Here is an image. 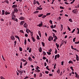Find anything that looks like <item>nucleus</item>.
I'll return each instance as SVG.
<instances>
[{"mask_svg":"<svg viewBox=\"0 0 79 79\" xmlns=\"http://www.w3.org/2000/svg\"><path fill=\"white\" fill-rule=\"evenodd\" d=\"M49 73V71H45V73H46V74H48Z\"/></svg>","mask_w":79,"mask_h":79,"instance_id":"60","label":"nucleus"},{"mask_svg":"<svg viewBox=\"0 0 79 79\" xmlns=\"http://www.w3.org/2000/svg\"><path fill=\"white\" fill-rule=\"evenodd\" d=\"M47 53L49 55H51V53H50V52H47Z\"/></svg>","mask_w":79,"mask_h":79,"instance_id":"55","label":"nucleus"},{"mask_svg":"<svg viewBox=\"0 0 79 79\" xmlns=\"http://www.w3.org/2000/svg\"><path fill=\"white\" fill-rule=\"evenodd\" d=\"M43 53L44 55H46V52H45L44 51L43 52Z\"/></svg>","mask_w":79,"mask_h":79,"instance_id":"53","label":"nucleus"},{"mask_svg":"<svg viewBox=\"0 0 79 79\" xmlns=\"http://www.w3.org/2000/svg\"><path fill=\"white\" fill-rule=\"evenodd\" d=\"M14 20H13V21H16V22H17V23H18V19H14Z\"/></svg>","mask_w":79,"mask_h":79,"instance_id":"23","label":"nucleus"},{"mask_svg":"<svg viewBox=\"0 0 79 79\" xmlns=\"http://www.w3.org/2000/svg\"><path fill=\"white\" fill-rule=\"evenodd\" d=\"M20 32H21L22 33H24V31H23V30H21L20 31Z\"/></svg>","mask_w":79,"mask_h":79,"instance_id":"50","label":"nucleus"},{"mask_svg":"<svg viewBox=\"0 0 79 79\" xmlns=\"http://www.w3.org/2000/svg\"><path fill=\"white\" fill-rule=\"evenodd\" d=\"M19 50L20 52H22V51H23V49H22V48L21 47H19Z\"/></svg>","mask_w":79,"mask_h":79,"instance_id":"27","label":"nucleus"},{"mask_svg":"<svg viewBox=\"0 0 79 79\" xmlns=\"http://www.w3.org/2000/svg\"><path fill=\"white\" fill-rule=\"evenodd\" d=\"M51 39H52V36H49L48 39V41H51Z\"/></svg>","mask_w":79,"mask_h":79,"instance_id":"16","label":"nucleus"},{"mask_svg":"<svg viewBox=\"0 0 79 79\" xmlns=\"http://www.w3.org/2000/svg\"><path fill=\"white\" fill-rule=\"evenodd\" d=\"M24 44L25 45H26V44H27V40L26 39H25Z\"/></svg>","mask_w":79,"mask_h":79,"instance_id":"21","label":"nucleus"},{"mask_svg":"<svg viewBox=\"0 0 79 79\" xmlns=\"http://www.w3.org/2000/svg\"><path fill=\"white\" fill-rule=\"evenodd\" d=\"M15 37L17 38V39H18L19 40V36H18L17 35H15Z\"/></svg>","mask_w":79,"mask_h":79,"instance_id":"18","label":"nucleus"},{"mask_svg":"<svg viewBox=\"0 0 79 79\" xmlns=\"http://www.w3.org/2000/svg\"><path fill=\"white\" fill-rule=\"evenodd\" d=\"M55 54H57V53H58V52H57V50H56V49H55Z\"/></svg>","mask_w":79,"mask_h":79,"instance_id":"45","label":"nucleus"},{"mask_svg":"<svg viewBox=\"0 0 79 79\" xmlns=\"http://www.w3.org/2000/svg\"><path fill=\"white\" fill-rule=\"evenodd\" d=\"M63 29V25H61L60 31H62Z\"/></svg>","mask_w":79,"mask_h":79,"instance_id":"15","label":"nucleus"},{"mask_svg":"<svg viewBox=\"0 0 79 79\" xmlns=\"http://www.w3.org/2000/svg\"><path fill=\"white\" fill-rule=\"evenodd\" d=\"M11 39L12 40H15V37H14V36L13 35H12L11 36Z\"/></svg>","mask_w":79,"mask_h":79,"instance_id":"8","label":"nucleus"},{"mask_svg":"<svg viewBox=\"0 0 79 79\" xmlns=\"http://www.w3.org/2000/svg\"><path fill=\"white\" fill-rule=\"evenodd\" d=\"M56 46L57 47V48H59V47L60 46V45L59 44H58L57 43H56Z\"/></svg>","mask_w":79,"mask_h":79,"instance_id":"22","label":"nucleus"},{"mask_svg":"<svg viewBox=\"0 0 79 79\" xmlns=\"http://www.w3.org/2000/svg\"><path fill=\"white\" fill-rule=\"evenodd\" d=\"M49 76H50H50H53V74H51V73H50L49 74Z\"/></svg>","mask_w":79,"mask_h":79,"instance_id":"58","label":"nucleus"},{"mask_svg":"<svg viewBox=\"0 0 79 79\" xmlns=\"http://www.w3.org/2000/svg\"><path fill=\"white\" fill-rule=\"evenodd\" d=\"M32 50V49H31V48H30L29 49V53H31V51Z\"/></svg>","mask_w":79,"mask_h":79,"instance_id":"43","label":"nucleus"},{"mask_svg":"<svg viewBox=\"0 0 79 79\" xmlns=\"http://www.w3.org/2000/svg\"><path fill=\"white\" fill-rule=\"evenodd\" d=\"M41 44H42L43 47H45V43H44V42H42Z\"/></svg>","mask_w":79,"mask_h":79,"instance_id":"29","label":"nucleus"},{"mask_svg":"<svg viewBox=\"0 0 79 79\" xmlns=\"http://www.w3.org/2000/svg\"><path fill=\"white\" fill-rule=\"evenodd\" d=\"M31 39H32L33 42H35V39H34V37H33V36L31 37Z\"/></svg>","mask_w":79,"mask_h":79,"instance_id":"12","label":"nucleus"},{"mask_svg":"<svg viewBox=\"0 0 79 79\" xmlns=\"http://www.w3.org/2000/svg\"><path fill=\"white\" fill-rule=\"evenodd\" d=\"M76 59H77V61H78L79 60V56L77 54H76Z\"/></svg>","mask_w":79,"mask_h":79,"instance_id":"10","label":"nucleus"},{"mask_svg":"<svg viewBox=\"0 0 79 79\" xmlns=\"http://www.w3.org/2000/svg\"><path fill=\"white\" fill-rule=\"evenodd\" d=\"M23 71L24 70H21V72H20V74H21V75H23Z\"/></svg>","mask_w":79,"mask_h":79,"instance_id":"40","label":"nucleus"},{"mask_svg":"<svg viewBox=\"0 0 79 79\" xmlns=\"http://www.w3.org/2000/svg\"><path fill=\"white\" fill-rule=\"evenodd\" d=\"M57 58V57L56 56V55L55 57V58H54L55 60H56V59Z\"/></svg>","mask_w":79,"mask_h":79,"instance_id":"49","label":"nucleus"},{"mask_svg":"<svg viewBox=\"0 0 79 79\" xmlns=\"http://www.w3.org/2000/svg\"><path fill=\"white\" fill-rule=\"evenodd\" d=\"M35 72H36L37 73H40V70H35Z\"/></svg>","mask_w":79,"mask_h":79,"instance_id":"26","label":"nucleus"},{"mask_svg":"<svg viewBox=\"0 0 79 79\" xmlns=\"http://www.w3.org/2000/svg\"><path fill=\"white\" fill-rule=\"evenodd\" d=\"M50 27H51V29H53L54 28L53 27H54V26H53V25H52L51 26H50Z\"/></svg>","mask_w":79,"mask_h":79,"instance_id":"56","label":"nucleus"},{"mask_svg":"<svg viewBox=\"0 0 79 79\" xmlns=\"http://www.w3.org/2000/svg\"><path fill=\"white\" fill-rule=\"evenodd\" d=\"M54 37H55V38L54 39L57 40L58 39V38H57V37L56 35L54 36Z\"/></svg>","mask_w":79,"mask_h":79,"instance_id":"54","label":"nucleus"},{"mask_svg":"<svg viewBox=\"0 0 79 79\" xmlns=\"http://www.w3.org/2000/svg\"><path fill=\"white\" fill-rule=\"evenodd\" d=\"M77 11V9H75V10H72V12L74 14H76V11Z\"/></svg>","mask_w":79,"mask_h":79,"instance_id":"6","label":"nucleus"},{"mask_svg":"<svg viewBox=\"0 0 79 79\" xmlns=\"http://www.w3.org/2000/svg\"><path fill=\"white\" fill-rule=\"evenodd\" d=\"M43 25V23L41 22V23L39 24V25H37V26H39V27H41Z\"/></svg>","mask_w":79,"mask_h":79,"instance_id":"5","label":"nucleus"},{"mask_svg":"<svg viewBox=\"0 0 79 79\" xmlns=\"http://www.w3.org/2000/svg\"><path fill=\"white\" fill-rule=\"evenodd\" d=\"M36 2L37 4V5H40V3H39V2L38 1H37Z\"/></svg>","mask_w":79,"mask_h":79,"instance_id":"44","label":"nucleus"},{"mask_svg":"<svg viewBox=\"0 0 79 79\" xmlns=\"http://www.w3.org/2000/svg\"><path fill=\"white\" fill-rule=\"evenodd\" d=\"M34 13H39V11H36L34 12Z\"/></svg>","mask_w":79,"mask_h":79,"instance_id":"57","label":"nucleus"},{"mask_svg":"<svg viewBox=\"0 0 79 79\" xmlns=\"http://www.w3.org/2000/svg\"><path fill=\"white\" fill-rule=\"evenodd\" d=\"M28 60L30 61H32V58L31 57H29L28 58Z\"/></svg>","mask_w":79,"mask_h":79,"instance_id":"17","label":"nucleus"},{"mask_svg":"<svg viewBox=\"0 0 79 79\" xmlns=\"http://www.w3.org/2000/svg\"><path fill=\"white\" fill-rule=\"evenodd\" d=\"M43 60H46V58L44 56L43 57Z\"/></svg>","mask_w":79,"mask_h":79,"instance_id":"63","label":"nucleus"},{"mask_svg":"<svg viewBox=\"0 0 79 79\" xmlns=\"http://www.w3.org/2000/svg\"><path fill=\"white\" fill-rule=\"evenodd\" d=\"M25 37H28V35H27V34H25Z\"/></svg>","mask_w":79,"mask_h":79,"instance_id":"51","label":"nucleus"},{"mask_svg":"<svg viewBox=\"0 0 79 79\" xmlns=\"http://www.w3.org/2000/svg\"><path fill=\"white\" fill-rule=\"evenodd\" d=\"M16 16H15V15L14 14H13L12 15V20H14L15 19V18H16Z\"/></svg>","mask_w":79,"mask_h":79,"instance_id":"1","label":"nucleus"},{"mask_svg":"<svg viewBox=\"0 0 79 79\" xmlns=\"http://www.w3.org/2000/svg\"><path fill=\"white\" fill-rule=\"evenodd\" d=\"M12 8H15L18 7V6L17 5H14L12 6Z\"/></svg>","mask_w":79,"mask_h":79,"instance_id":"9","label":"nucleus"},{"mask_svg":"<svg viewBox=\"0 0 79 79\" xmlns=\"http://www.w3.org/2000/svg\"><path fill=\"white\" fill-rule=\"evenodd\" d=\"M37 40H40V37L39 35H37Z\"/></svg>","mask_w":79,"mask_h":79,"instance_id":"30","label":"nucleus"},{"mask_svg":"<svg viewBox=\"0 0 79 79\" xmlns=\"http://www.w3.org/2000/svg\"><path fill=\"white\" fill-rule=\"evenodd\" d=\"M23 26L25 28H27V23H25L23 24Z\"/></svg>","mask_w":79,"mask_h":79,"instance_id":"4","label":"nucleus"},{"mask_svg":"<svg viewBox=\"0 0 79 79\" xmlns=\"http://www.w3.org/2000/svg\"><path fill=\"white\" fill-rule=\"evenodd\" d=\"M25 23V21H21L20 23V26H23L24 24V23Z\"/></svg>","mask_w":79,"mask_h":79,"instance_id":"2","label":"nucleus"},{"mask_svg":"<svg viewBox=\"0 0 79 79\" xmlns=\"http://www.w3.org/2000/svg\"><path fill=\"white\" fill-rule=\"evenodd\" d=\"M75 30L76 29H73V31H72V33H73V32H74L75 31Z\"/></svg>","mask_w":79,"mask_h":79,"instance_id":"59","label":"nucleus"},{"mask_svg":"<svg viewBox=\"0 0 79 79\" xmlns=\"http://www.w3.org/2000/svg\"><path fill=\"white\" fill-rule=\"evenodd\" d=\"M74 44H79V41H78V42H74Z\"/></svg>","mask_w":79,"mask_h":79,"instance_id":"38","label":"nucleus"},{"mask_svg":"<svg viewBox=\"0 0 79 79\" xmlns=\"http://www.w3.org/2000/svg\"><path fill=\"white\" fill-rule=\"evenodd\" d=\"M57 73H58V74H60V70L59 69H58L57 71Z\"/></svg>","mask_w":79,"mask_h":79,"instance_id":"19","label":"nucleus"},{"mask_svg":"<svg viewBox=\"0 0 79 79\" xmlns=\"http://www.w3.org/2000/svg\"><path fill=\"white\" fill-rule=\"evenodd\" d=\"M70 68L72 69L73 71H74V69H73V67L72 66L70 67Z\"/></svg>","mask_w":79,"mask_h":79,"instance_id":"46","label":"nucleus"},{"mask_svg":"<svg viewBox=\"0 0 79 79\" xmlns=\"http://www.w3.org/2000/svg\"><path fill=\"white\" fill-rule=\"evenodd\" d=\"M19 19H20V20H24V19H25V18L23 16H21L20 17Z\"/></svg>","mask_w":79,"mask_h":79,"instance_id":"3","label":"nucleus"},{"mask_svg":"<svg viewBox=\"0 0 79 79\" xmlns=\"http://www.w3.org/2000/svg\"><path fill=\"white\" fill-rule=\"evenodd\" d=\"M56 63H55L54 64V69H55V68H56Z\"/></svg>","mask_w":79,"mask_h":79,"instance_id":"37","label":"nucleus"},{"mask_svg":"<svg viewBox=\"0 0 79 79\" xmlns=\"http://www.w3.org/2000/svg\"><path fill=\"white\" fill-rule=\"evenodd\" d=\"M14 11L16 13H17V12L18 11V10L17 8L14 9Z\"/></svg>","mask_w":79,"mask_h":79,"instance_id":"7","label":"nucleus"},{"mask_svg":"<svg viewBox=\"0 0 79 79\" xmlns=\"http://www.w3.org/2000/svg\"><path fill=\"white\" fill-rule=\"evenodd\" d=\"M77 31H78V32H77V34H79V28H77Z\"/></svg>","mask_w":79,"mask_h":79,"instance_id":"41","label":"nucleus"},{"mask_svg":"<svg viewBox=\"0 0 79 79\" xmlns=\"http://www.w3.org/2000/svg\"><path fill=\"white\" fill-rule=\"evenodd\" d=\"M0 78L1 79H5L4 77H3L2 76Z\"/></svg>","mask_w":79,"mask_h":79,"instance_id":"64","label":"nucleus"},{"mask_svg":"<svg viewBox=\"0 0 79 79\" xmlns=\"http://www.w3.org/2000/svg\"><path fill=\"white\" fill-rule=\"evenodd\" d=\"M1 15H5V10H2Z\"/></svg>","mask_w":79,"mask_h":79,"instance_id":"13","label":"nucleus"},{"mask_svg":"<svg viewBox=\"0 0 79 79\" xmlns=\"http://www.w3.org/2000/svg\"><path fill=\"white\" fill-rule=\"evenodd\" d=\"M69 64H70V63H71V64H73V62L72 61H71V60H70L69 62Z\"/></svg>","mask_w":79,"mask_h":79,"instance_id":"31","label":"nucleus"},{"mask_svg":"<svg viewBox=\"0 0 79 79\" xmlns=\"http://www.w3.org/2000/svg\"><path fill=\"white\" fill-rule=\"evenodd\" d=\"M68 27V30H69V31H71V29L70 28H69V27Z\"/></svg>","mask_w":79,"mask_h":79,"instance_id":"48","label":"nucleus"},{"mask_svg":"<svg viewBox=\"0 0 79 79\" xmlns=\"http://www.w3.org/2000/svg\"><path fill=\"white\" fill-rule=\"evenodd\" d=\"M69 21L70 22H71V23H73V20H72V19H69Z\"/></svg>","mask_w":79,"mask_h":79,"instance_id":"28","label":"nucleus"},{"mask_svg":"<svg viewBox=\"0 0 79 79\" xmlns=\"http://www.w3.org/2000/svg\"><path fill=\"white\" fill-rule=\"evenodd\" d=\"M36 1L35 0H34L33 2V5H35L36 4Z\"/></svg>","mask_w":79,"mask_h":79,"instance_id":"32","label":"nucleus"},{"mask_svg":"<svg viewBox=\"0 0 79 79\" xmlns=\"http://www.w3.org/2000/svg\"><path fill=\"white\" fill-rule=\"evenodd\" d=\"M46 16H47V15H43L42 16V18H43V19L45 18V17H46Z\"/></svg>","mask_w":79,"mask_h":79,"instance_id":"39","label":"nucleus"},{"mask_svg":"<svg viewBox=\"0 0 79 79\" xmlns=\"http://www.w3.org/2000/svg\"><path fill=\"white\" fill-rule=\"evenodd\" d=\"M27 64V62H26L24 64V66H26V64Z\"/></svg>","mask_w":79,"mask_h":79,"instance_id":"61","label":"nucleus"},{"mask_svg":"<svg viewBox=\"0 0 79 79\" xmlns=\"http://www.w3.org/2000/svg\"><path fill=\"white\" fill-rule=\"evenodd\" d=\"M10 13L8 12V11H6L5 12V14L6 15H10Z\"/></svg>","mask_w":79,"mask_h":79,"instance_id":"11","label":"nucleus"},{"mask_svg":"<svg viewBox=\"0 0 79 79\" xmlns=\"http://www.w3.org/2000/svg\"><path fill=\"white\" fill-rule=\"evenodd\" d=\"M76 37H75L73 39V42H75V40H76Z\"/></svg>","mask_w":79,"mask_h":79,"instance_id":"35","label":"nucleus"},{"mask_svg":"<svg viewBox=\"0 0 79 79\" xmlns=\"http://www.w3.org/2000/svg\"><path fill=\"white\" fill-rule=\"evenodd\" d=\"M42 48L40 47V49H39V52H42Z\"/></svg>","mask_w":79,"mask_h":79,"instance_id":"25","label":"nucleus"},{"mask_svg":"<svg viewBox=\"0 0 79 79\" xmlns=\"http://www.w3.org/2000/svg\"><path fill=\"white\" fill-rule=\"evenodd\" d=\"M49 23L51 24H53V23H52V21L50 20L49 21Z\"/></svg>","mask_w":79,"mask_h":79,"instance_id":"42","label":"nucleus"},{"mask_svg":"<svg viewBox=\"0 0 79 79\" xmlns=\"http://www.w3.org/2000/svg\"><path fill=\"white\" fill-rule=\"evenodd\" d=\"M43 15H44V14H39L38 15V17H39V18H40L42 17V16H43Z\"/></svg>","mask_w":79,"mask_h":79,"instance_id":"14","label":"nucleus"},{"mask_svg":"<svg viewBox=\"0 0 79 79\" xmlns=\"http://www.w3.org/2000/svg\"><path fill=\"white\" fill-rule=\"evenodd\" d=\"M38 34L40 36V37H41V33H40V31H38Z\"/></svg>","mask_w":79,"mask_h":79,"instance_id":"24","label":"nucleus"},{"mask_svg":"<svg viewBox=\"0 0 79 79\" xmlns=\"http://www.w3.org/2000/svg\"><path fill=\"white\" fill-rule=\"evenodd\" d=\"M52 31L53 32H55V33H56V32H57V31H56V30H55L53 29H52Z\"/></svg>","mask_w":79,"mask_h":79,"instance_id":"52","label":"nucleus"},{"mask_svg":"<svg viewBox=\"0 0 79 79\" xmlns=\"http://www.w3.org/2000/svg\"><path fill=\"white\" fill-rule=\"evenodd\" d=\"M56 55V56H57V58H59L60 55L58 54L57 55Z\"/></svg>","mask_w":79,"mask_h":79,"instance_id":"62","label":"nucleus"},{"mask_svg":"<svg viewBox=\"0 0 79 79\" xmlns=\"http://www.w3.org/2000/svg\"><path fill=\"white\" fill-rule=\"evenodd\" d=\"M50 14H51L50 13H47L46 14V16H48V15H50Z\"/></svg>","mask_w":79,"mask_h":79,"instance_id":"47","label":"nucleus"},{"mask_svg":"<svg viewBox=\"0 0 79 79\" xmlns=\"http://www.w3.org/2000/svg\"><path fill=\"white\" fill-rule=\"evenodd\" d=\"M42 73H40L39 77H42Z\"/></svg>","mask_w":79,"mask_h":79,"instance_id":"36","label":"nucleus"},{"mask_svg":"<svg viewBox=\"0 0 79 79\" xmlns=\"http://www.w3.org/2000/svg\"><path fill=\"white\" fill-rule=\"evenodd\" d=\"M60 9H62V10H64V8L62 6H60Z\"/></svg>","mask_w":79,"mask_h":79,"instance_id":"33","label":"nucleus"},{"mask_svg":"<svg viewBox=\"0 0 79 79\" xmlns=\"http://www.w3.org/2000/svg\"><path fill=\"white\" fill-rule=\"evenodd\" d=\"M21 60L23 62H26V60H25L23 58H22V59H21Z\"/></svg>","mask_w":79,"mask_h":79,"instance_id":"20","label":"nucleus"},{"mask_svg":"<svg viewBox=\"0 0 79 79\" xmlns=\"http://www.w3.org/2000/svg\"><path fill=\"white\" fill-rule=\"evenodd\" d=\"M39 69H40V67H39L38 66H37L36 67V70H39Z\"/></svg>","mask_w":79,"mask_h":79,"instance_id":"34","label":"nucleus"}]
</instances>
